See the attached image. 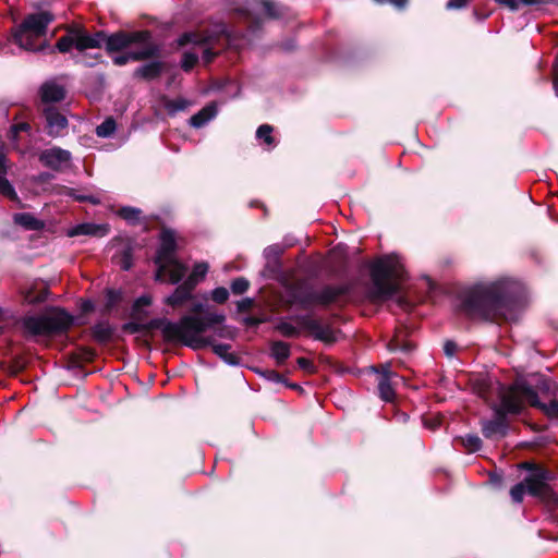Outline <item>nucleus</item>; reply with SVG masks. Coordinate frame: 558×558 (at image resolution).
<instances>
[{
    "instance_id": "f257e3e1",
    "label": "nucleus",
    "mask_w": 558,
    "mask_h": 558,
    "mask_svg": "<svg viewBox=\"0 0 558 558\" xmlns=\"http://www.w3.org/2000/svg\"><path fill=\"white\" fill-rule=\"evenodd\" d=\"M526 292L524 284L514 279L500 278L474 284L461 301V311L471 318L510 319L522 306Z\"/></svg>"
},
{
    "instance_id": "f03ea898",
    "label": "nucleus",
    "mask_w": 558,
    "mask_h": 558,
    "mask_svg": "<svg viewBox=\"0 0 558 558\" xmlns=\"http://www.w3.org/2000/svg\"><path fill=\"white\" fill-rule=\"evenodd\" d=\"M191 44L190 50L182 54V70H192L202 60V65H209L215 58L223 51H230L234 56L251 44L245 34L229 29L228 25L219 22L211 23L195 32L183 33L178 38V46Z\"/></svg>"
},
{
    "instance_id": "7ed1b4c3",
    "label": "nucleus",
    "mask_w": 558,
    "mask_h": 558,
    "mask_svg": "<svg viewBox=\"0 0 558 558\" xmlns=\"http://www.w3.org/2000/svg\"><path fill=\"white\" fill-rule=\"evenodd\" d=\"M226 319L225 315L207 312L202 316L184 315L179 322H171L160 318L154 322L167 341L180 342L191 349L199 350L211 347L213 352L229 365H238L239 357L230 352L231 345L216 343L211 337H204L203 333Z\"/></svg>"
},
{
    "instance_id": "20e7f679",
    "label": "nucleus",
    "mask_w": 558,
    "mask_h": 558,
    "mask_svg": "<svg viewBox=\"0 0 558 558\" xmlns=\"http://www.w3.org/2000/svg\"><path fill=\"white\" fill-rule=\"evenodd\" d=\"M107 53L116 66L131 62H146L137 70H161V45L158 44L149 29L118 31L110 34Z\"/></svg>"
},
{
    "instance_id": "39448f33",
    "label": "nucleus",
    "mask_w": 558,
    "mask_h": 558,
    "mask_svg": "<svg viewBox=\"0 0 558 558\" xmlns=\"http://www.w3.org/2000/svg\"><path fill=\"white\" fill-rule=\"evenodd\" d=\"M17 324L27 339L38 341L65 333L73 325V316L62 308L53 307L40 315H25Z\"/></svg>"
},
{
    "instance_id": "423d86ee",
    "label": "nucleus",
    "mask_w": 558,
    "mask_h": 558,
    "mask_svg": "<svg viewBox=\"0 0 558 558\" xmlns=\"http://www.w3.org/2000/svg\"><path fill=\"white\" fill-rule=\"evenodd\" d=\"M520 466L529 470L530 474L523 482L511 487L510 496L512 500L519 504L523 500L524 494L527 493L546 505L558 508V494L549 485V482L555 478L554 473L530 462H523Z\"/></svg>"
},
{
    "instance_id": "0eeeda50",
    "label": "nucleus",
    "mask_w": 558,
    "mask_h": 558,
    "mask_svg": "<svg viewBox=\"0 0 558 558\" xmlns=\"http://www.w3.org/2000/svg\"><path fill=\"white\" fill-rule=\"evenodd\" d=\"M403 266L397 255H386L376 259L371 266L369 296L375 302H383L398 291L395 280L400 279Z\"/></svg>"
},
{
    "instance_id": "6e6552de",
    "label": "nucleus",
    "mask_w": 558,
    "mask_h": 558,
    "mask_svg": "<svg viewBox=\"0 0 558 558\" xmlns=\"http://www.w3.org/2000/svg\"><path fill=\"white\" fill-rule=\"evenodd\" d=\"M53 20L54 15L49 11L26 15L12 32L13 41L28 51L41 50L45 46L47 27Z\"/></svg>"
},
{
    "instance_id": "1a4fd4ad",
    "label": "nucleus",
    "mask_w": 558,
    "mask_h": 558,
    "mask_svg": "<svg viewBox=\"0 0 558 558\" xmlns=\"http://www.w3.org/2000/svg\"><path fill=\"white\" fill-rule=\"evenodd\" d=\"M522 401L517 387L500 392V405L496 408V417L482 422V433L488 439L505 437L508 430L506 414H518L522 410Z\"/></svg>"
},
{
    "instance_id": "9d476101",
    "label": "nucleus",
    "mask_w": 558,
    "mask_h": 558,
    "mask_svg": "<svg viewBox=\"0 0 558 558\" xmlns=\"http://www.w3.org/2000/svg\"><path fill=\"white\" fill-rule=\"evenodd\" d=\"M110 35L104 31H97L89 34L85 28L80 26H72L68 29L66 34L57 40L56 47L62 52H69L73 48L78 52H84L87 49H96L105 47L107 50V43Z\"/></svg>"
},
{
    "instance_id": "9b49d317",
    "label": "nucleus",
    "mask_w": 558,
    "mask_h": 558,
    "mask_svg": "<svg viewBox=\"0 0 558 558\" xmlns=\"http://www.w3.org/2000/svg\"><path fill=\"white\" fill-rule=\"evenodd\" d=\"M295 320L301 329L311 332L316 340L326 343H332L336 341V332L332 327L328 324H323L312 314L299 315Z\"/></svg>"
},
{
    "instance_id": "f8f14e48",
    "label": "nucleus",
    "mask_w": 558,
    "mask_h": 558,
    "mask_svg": "<svg viewBox=\"0 0 558 558\" xmlns=\"http://www.w3.org/2000/svg\"><path fill=\"white\" fill-rule=\"evenodd\" d=\"M72 154L60 147H51L43 150L39 155V161L47 168L54 171H63L70 167Z\"/></svg>"
},
{
    "instance_id": "ddd939ff",
    "label": "nucleus",
    "mask_w": 558,
    "mask_h": 558,
    "mask_svg": "<svg viewBox=\"0 0 558 558\" xmlns=\"http://www.w3.org/2000/svg\"><path fill=\"white\" fill-rule=\"evenodd\" d=\"M515 387L519 391L522 405L524 402H527L534 407L541 408L547 415L551 417H558V400H551L548 403H542L538 401L536 391L525 383H518Z\"/></svg>"
},
{
    "instance_id": "4468645a",
    "label": "nucleus",
    "mask_w": 558,
    "mask_h": 558,
    "mask_svg": "<svg viewBox=\"0 0 558 558\" xmlns=\"http://www.w3.org/2000/svg\"><path fill=\"white\" fill-rule=\"evenodd\" d=\"M156 280L162 281L165 276L172 284L179 283L185 276L187 268L177 258L157 263Z\"/></svg>"
},
{
    "instance_id": "2eb2a0df",
    "label": "nucleus",
    "mask_w": 558,
    "mask_h": 558,
    "mask_svg": "<svg viewBox=\"0 0 558 558\" xmlns=\"http://www.w3.org/2000/svg\"><path fill=\"white\" fill-rule=\"evenodd\" d=\"M43 114L46 120L47 134L51 137L62 136L69 124L66 117L51 106L45 107Z\"/></svg>"
},
{
    "instance_id": "dca6fc26",
    "label": "nucleus",
    "mask_w": 558,
    "mask_h": 558,
    "mask_svg": "<svg viewBox=\"0 0 558 558\" xmlns=\"http://www.w3.org/2000/svg\"><path fill=\"white\" fill-rule=\"evenodd\" d=\"M177 250L175 233L172 230L165 229L160 235V246L157 251L155 263L165 262L175 258L174 252Z\"/></svg>"
},
{
    "instance_id": "f3484780",
    "label": "nucleus",
    "mask_w": 558,
    "mask_h": 558,
    "mask_svg": "<svg viewBox=\"0 0 558 558\" xmlns=\"http://www.w3.org/2000/svg\"><path fill=\"white\" fill-rule=\"evenodd\" d=\"M41 101L45 104L59 102L65 98V89L53 81L44 83L39 89Z\"/></svg>"
},
{
    "instance_id": "a211bd4d",
    "label": "nucleus",
    "mask_w": 558,
    "mask_h": 558,
    "mask_svg": "<svg viewBox=\"0 0 558 558\" xmlns=\"http://www.w3.org/2000/svg\"><path fill=\"white\" fill-rule=\"evenodd\" d=\"M348 291L349 289L345 284L325 286L320 290H317V304L328 306L335 303L341 295L345 294Z\"/></svg>"
},
{
    "instance_id": "6ab92c4d",
    "label": "nucleus",
    "mask_w": 558,
    "mask_h": 558,
    "mask_svg": "<svg viewBox=\"0 0 558 558\" xmlns=\"http://www.w3.org/2000/svg\"><path fill=\"white\" fill-rule=\"evenodd\" d=\"M380 368L381 372L378 378L379 397L386 402H391L393 401L396 395L390 381V364H384L380 366Z\"/></svg>"
},
{
    "instance_id": "aec40b11",
    "label": "nucleus",
    "mask_w": 558,
    "mask_h": 558,
    "mask_svg": "<svg viewBox=\"0 0 558 558\" xmlns=\"http://www.w3.org/2000/svg\"><path fill=\"white\" fill-rule=\"evenodd\" d=\"M108 233V227L106 225L96 223H81L75 226L69 231L70 236L76 235H94L104 236Z\"/></svg>"
},
{
    "instance_id": "412c9836",
    "label": "nucleus",
    "mask_w": 558,
    "mask_h": 558,
    "mask_svg": "<svg viewBox=\"0 0 558 558\" xmlns=\"http://www.w3.org/2000/svg\"><path fill=\"white\" fill-rule=\"evenodd\" d=\"M218 113L217 106L215 102H210L205 106L202 110L191 117L190 124L193 128L199 129L213 120Z\"/></svg>"
},
{
    "instance_id": "4be33fe9",
    "label": "nucleus",
    "mask_w": 558,
    "mask_h": 558,
    "mask_svg": "<svg viewBox=\"0 0 558 558\" xmlns=\"http://www.w3.org/2000/svg\"><path fill=\"white\" fill-rule=\"evenodd\" d=\"M7 171V159L3 154L0 153V193L11 199H14L17 195L12 184L5 178Z\"/></svg>"
},
{
    "instance_id": "5701e85b",
    "label": "nucleus",
    "mask_w": 558,
    "mask_h": 558,
    "mask_svg": "<svg viewBox=\"0 0 558 558\" xmlns=\"http://www.w3.org/2000/svg\"><path fill=\"white\" fill-rule=\"evenodd\" d=\"M290 344L283 341H275L270 347V355L276 360L278 365L283 364L290 356Z\"/></svg>"
},
{
    "instance_id": "b1692460",
    "label": "nucleus",
    "mask_w": 558,
    "mask_h": 558,
    "mask_svg": "<svg viewBox=\"0 0 558 558\" xmlns=\"http://www.w3.org/2000/svg\"><path fill=\"white\" fill-rule=\"evenodd\" d=\"M151 304V298L149 295H141L137 298L132 305L131 316L133 319L140 320L143 317L147 316V312L145 307H148Z\"/></svg>"
},
{
    "instance_id": "393cba45",
    "label": "nucleus",
    "mask_w": 558,
    "mask_h": 558,
    "mask_svg": "<svg viewBox=\"0 0 558 558\" xmlns=\"http://www.w3.org/2000/svg\"><path fill=\"white\" fill-rule=\"evenodd\" d=\"M192 102L185 98L179 97L175 99H167L165 101V109L169 116H175L180 111L187 109Z\"/></svg>"
},
{
    "instance_id": "a878e982",
    "label": "nucleus",
    "mask_w": 558,
    "mask_h": 558,
    "mask_svg": "<svg viewBox=\"0 0 558 558\" xmlns=\"http://www.w3.org/2000/svg\"><path fill=\"white\" fill-rule=\"evenodd\" d=\"M193 298L192 294L187 293L184 288L178 286L173 293L166 299V303L173 307L183 305L186 301Z\"/></svg>"
},
{
    "instance_id": "bb28decb",
    "label": "nucleus",
    "mask_w": 558,
    "mask_h": 558,
    "mask_svg": "<svg viewBox=\"0 0 558 558\" xmlns=\"http://www.w3.org/2000/svg\"><path fill=\"white\" fill-rule=\"evenodd\" d=\"M14 221L25 227L27 230H38L40 228V221L36 219L32 214L21 213L14 216Z\"/></svg>"
},
{
    "instance_id": "cd10ccee",
    "label": "nucleus",
    "mask_w": 558,
    "mask_h": 558,
    "mask_svg": "<svg viewBox=\"0 0 558 558\" xmlns=\"http://www.w3.org/2000/svg\"><path fill=\"white\" fill-rule=\"evenodd\" d=\"M272 126L269 124H262L256 131V138L263 141L268 147L276 145L275 138L272 137Z\"/></svg>"
},
{
    "instance_id": "c85d7f7f",
    "label": "nucleus",
    "mask_w": 558,
    "mask_h": 558,
    "mask_svg": "<svg viewBox=\"0 0 558 558\" xmlns=\"http://www.w3.org/2000/svg\"><path fill=\"white\" fill-rule=\"evenodd\" d=\"M317 295H318L317 290L308 289V290L301 291L298 294L296 299L303 308H307L312 304H317V298H316Z\"/></svg>"
},
{
    "instance_id": "c756f323",
    "label": "nucleus",
    "mask_w": 558,
    "mask_h": 558,
    "mask_svg": "<svg viewBox=\"0 0 558 558\" xmlns=\"http://www.w3.org/2000/svg\"><path fill=\"white\" fill-rule=\"evenodd\" d=\"M116 131V121L112 118H107L102 123L96 128V134L99 137H110Z\"/></svg>"
},
{
    "instance_id": "7c9ffc66",
    "label": "nucleus",
    "mask_w": 558,
    "mask_h": 558,
    "mask_svg": "<svg viewBox=\"0 0 558 558\" xmlns=\"http://www.w3.org/2000/svg\"><path fill=\"white\" fill-rule=\"evenodd\" d=\"M121 300H122V293L120 290L108 289L106 291V303H105L106 310L107 311L113 310Z\"/></svg>"
},
{
    "instance_id": "2f4dec72",
    "label": "nucleus",
    "mask_w": 558,
    "mask_h": 558,
    "mask_svg": "<svg viewBox=\"0 0 558 558\" xmlns=\"http://www.w3.org/2000/svg\"><path fill=\"white\" fill-rule=\"evenodd\" d=\"M499 4L506 5L512 11H515L519 9V0H496ZM549 0H520L525 5H535V4H542L546 3Z\"/></svg>"
},
{
    "instance_id": "473e14b6",
    "label": "nucleus",
    "mask_w": 558,
    "mask_h": 558,
    "mask_svg": "<svg viewBox=\"0 0 558 558\" xmlns=\"http://www.w3.org/2000/svg\"><path fill=\"white\" fill-rule=\"evenodd\" d=\"M262 8L265 12V14L269 19H279L281 17V12L279 11L277 4L271 0H262L260 1Z\"/></svg>"
},
{
    "instance_id": "72a5a7b5",
    "label": "nucleus",
    "mask_w": 558,
    "mask_h": 558,
    "mask_svg": "<svg viewBox=\"0 0 558 558\" xmlns=\"http://www.w3.org/2000/svg\"><path fill=\"white\" fill-rule=\"evenodd\" d=\"M462 444L470 451H477L482 447V440L477 435H466L462 438Z\"/></svg>"
},
{
    "instance_id": "f704fd0d",
    "label": "nucleus",
    "mask_w": 558,
    "mask_h": 558,
    "mask_svg": "<svg viewBox=\"0 0 558 558\" xmlns=\"http://www.w3.org/2000/svg\"><path fill=\"white\" fill-rule=\"evenodd\" d=\"M388 349L390 351L411 352L413 345L411 342H403L399 339V337H396L388 343Z\"/></svg>"
},
{
    "instance_id": "c9c22d12",
    "label": "nucleus",
    "mask_w": 558,
    "mask_h": 558,
    "mask_svg": "<svg viewBox=\"0 0 558 558\" xmlns=\"http://www.w3.org/2000/svg\"><path fill=\"white\" fill-rule=\"evenodd\" d=\"M119 215L123 219H125L130 222H134V221L138 220L141 210L137 208H134V207H122L119 210Z\"/></svg>"
},
{
    "instance_id": "e433bc0d",
    "label": "nucleus",
    "mask_w": 558,
    "mask_h": 558,
    "mask_svg": "<svg viewBox=\"0 0 558 558\" xmlns=\"http://www.w3.org/2000/svg\"><path fill=\"white\" fill-rule=\"evenodd\" d=\"M248 287L250 282L243 277H239L231 282V291L233 294H243Z\"/></svg>"
},
{
    "instance_id": "4c0bfd02",
    "label": "nucleus",
    "mask_w": 558,
    "mask_h": 558,
    "mask_svg": "<svg viewBox=\"0 0 558 558\" xmlns=\"http://www.w3.org/2000/svg\"><path fill=\"white\" fill-rule=\"evenodd\" d=\"M93 332L95 337L101 341H106L111 337V329L106 324H97L94 327Z\"/></svg>"
},
{
    "instance_id": "58836bf2",
    "label": "nucleus",
    "mask_w": 558,
    "mask_h": 558,
    "mask_svg": "<svg viewBox=\"0 0 558 558\" xmlns=\"http://www.w3.org/2000/svg\"><path fill=\"white\" fill-rule=\"evenodd\" d=\"M277 330L281 332L284 337H295L299 335V330L295 326L287 322H280L277 325Z\"/></svg>"
},
{
    "instance_id": "ea45409f",
    "label": "nucleus",
    "mask_w": 558,
    "mask_h": 558,
    "mask_svg": "<svg viewBox=\"0 0 558 558\" xmlns=\"http://www.w3.org/2000/svg\"><path fill=\"white\" fill-rule=\"evenodd\" d=\"M211 299L218 304H223L229 299V291L225 287L215 288L211 291Z\"/></svg>"
},
{
    "instance_id": "a19ab883",
    "label": "nucleus",
    "mask_w": 558,
    "mask_h": 558,
    "mask_svg": "<svg viewBox=\"0 0 558 558\" xmlns=\"http://www.w3.org/2000/svg\"><path fill=\"white\" fill-rule=\"evenodd\" d=\"M208 271V264L201 262L196 263L192 269L191 276L194 277L198 282L203 280Z\"/></svg>"
},
{
    "instance_id": "79ce46f5",
    "label": "nucleus",
    "mask_w": 558,
    "mask_h": 558,
    "mask_svg": "<svg viewBox=\"0 0 558 558\" xmlns=\"http://www.w3.org/2000/svg\"><path fill=\"white\" fill-rule=\"evenodd\" d=\"M258 374H260L263 377H265L266 379H268L270 381L282 383V384L288 385L286 383V380L283 379V376L274 369H265V371L258 372Z\"/></svg>"
},
{
    "instance_id": "37998d69",
    "label": "nucleus",
    "mask_w": 558,
    "mask_h": 558,
    "mask_svg": "<svg viewBox=\"0 0 558 558\" xmlns=\"http://www.w3.org/2000/svg\"><path fill=\"white\" fill-rule=\"evenodd\" d=\"M198 281L192 277L191 275L180 284L181 288H184V290L192 294L193 290L195 289Z\"/></svg>"
},
{
    "instance_id": "c03bdc74",
    "label": "nucleus",
    "mask_w": 558,
    "mask_h": 558,
    "mask_svg": "<svg viewBox=\"0 0 558 558\" xmlns=\"http://www.w3.org/2000/svg\"><path fill=\"white\" fill-rule=\"evenodd\" d=\"M120 265L123 270H129L132 267V256L130 251L123 252Z\"/></svg>"
},
{
    "instance_id": "a18cd8bd",
    "label": "nucleus",
    "mask_w": 558,
    "mask_h": 558,
    "mask_svg": "<svg viewBox=\"0 0 558 558\" xmlns=\"http://www.w3.org/2000/svg\"><path fill=\"white\" fill-rule=\"evenodd\" d=\"M298 365L300 366V368H302L306 372H310V373H313L315 371L314 364L305 357H299Z\"/></svg>"
},
{
    "instance_id": "49530a36",
    "label": "nucleus",
    "mask_w": 558,
    "mask_h": 558,
    "mask_svg": "<svg viewBox=\"0 0 558 558\" xmlns=\"http://www.w3.org/2000/svg\"><path fill=\"white\" fill-rule=\"evenodd\" d=\"M68 194H69L70 196H72L73 198H75L76 201H80V202L88 201V202H90V203H93V204L98 203V201H97L95 197H93V196H86V195L75 194V193H74V191H73V190H71V189L68 191Z\"/></svg>"
},
{
    "instance_id": "de8ad7c7",
    "label": "nucleus",
    "mask_w": 558,
    "mask_h": 558,
    "mask_svg": "<svg viewBox=\"0 0 558 558\" xmlns=\"http://www.w3.org/2000/svg\"><path fill=\"white\" fill-rule=\"evenodd\" d=\"M470 0H449L447 2V9H461L464 8Z\"/></svg>"
},
{
    "instance_id": "09e8293b",
    "label": "nucleus",
    "mask_w": 558,
    "mask_h": 558,
    "mask_svg": "<svg viewBox=\"0 0 558 558\" xmlns=\"http://www.w3.org/2000/svg\"><path fill=\"white\" fill-rule=\"evenodd\" d=\"M123 330L129 331L131 333H135L141 330V325L135 322H130V323L124 324Z\"/></svg>"
},
{
    "instance_id": "8fccbe9b",
    "label": "nucleus",
    "mask_w": 558,
    "mask_h": 558,
    "mask_svg": "<svg viewBox=\"0 0 558 558\" xmlns=\"http://www.w3.org/2000/svg\"><path fill=\"white\" fill-rule=\"evenodd\" d=\"M374 1L377 3H380V4L390 2L391 4H393L395 7L400 8V9L404 8L405 4L408 3V0H374Z\"/></svg>"
},
{
    "instance_id": "3c124183",
    "label": "nucleus",
    "mask_w": 558,
    "mask_h": 558,
    "mask_svg": "<svg viewBox=\"0 0 558 558\" xmlns=\"http://www.w3.org/2000/svg\"><path fill=\"white\" fill-rule=\"evenodd\" d=\"M457 350V344L452 341H447L444 345V351L446 355L452 356Z\"/></svg>"
},
{
    "instance_id": "603ef678",
    "label": "nucleus",
    "mask_w": 558,
    "mask_h": 558,
    "mask_svg": "<svg viewBox=\"0 0 558 558\" xmlns=\"http://www.w3.org/2000/svg\"><path fill=\"white\" fill-rule=\"evenodd\" d=\"M260 29H262V21L259 19L253 20L248 26V32L252 34H256Z\"/></svg>"
},
{
    "instance_id": "864d4df0",
    "label": "nucleus",
    "mask_w": 558,
    "mask_h": 558,
    "mask_svg": "<svg viewBox=\"0 0 558 558\" xmlns=\"http://www.w3.org/2000/svg\"><path fill=\"white\" fill-rule=\"evenodd\" d=\"M226 85H228L233 92L229 95V97H235L240 93V86L235 82H227Z\"/></svg>"
},
{
    "instance_id": "5fc2aeb1",
    "label": "nucleus",
    "mask_w": 558,
    "mask_h": 558,
    "mask_svg": "<svg viewBox=\"0 0 558 558\" xmlns=\"http://www.w3.org/2000/svg\"><path fill=\"white\" fill-rule=\"evenodd\" d=\"M205 310V305L201 302L193 303L191 312L194 314H202Z\"/></svg>"
},
{
    "instance_id": "6e6d98bb",
    "label": "nucleus",
    "mask_w": 558,
    "mask_h": 558,
    "mask_svg": "<svg viewBox=\"0 0 558 558\" xmlns=\"http://www.w3.org/2000/svg\"><path fill=\"white\" fill-rule=\"evenodd\" d=\"M136 73L143 80H151V78H155L156 74H158L159 72H146V71H143V72H136Z\"/></svg>"
},
{
    "instance_id": "4d7b16f0",
    "label": "nucleus",
    "mask_w": 558,
    "mask_h": 558,
    "mask_svg": "<svg viewBox=\"0 0 558 558\" xmlns=\"http://www.w3.org/2000/svg\"><path fill=\"white\" fill-rule=\"evenodd\" d=\"M280 250H279V246L277 245H272V246H268L267 248H265V254L266 256H269L270 254H279Z\"/></svg>"
},
{
    "instance_id": "13d9d810",
    "label": "nucleus",
    "mask_w": 558,
    "mask_h": 558,
    "mask_svg": "<svg viewBox=\"0 0 558 558\" xmlns=\"http://www.w3.org/2000/svg\"><path fill=\"white\" fill-rule=\"evenodd\" d=\"M28 128H29V126H28V124H27V123H20V124H17V125H14V126L12 128V130H13V132H14V133H17V132H20V131L27 130Z\"/></svg>"
},
{
    "instance_id": "bf43d9fd",
    "label": "nucleus",
    "mask_w": 558,
    "mask_h": 558,
    "mask_svg": "<svg viewBox=\"0 0 558 558\" xmlns=\"http://www.w3.org/2000/svg\"><path fill=\"white\" fill-rule=\"evenodd\" d=\"M217 336L221 338L230 337V332L226 328H219L217 330Z\"/></svg>"
},
{
    "instance_id": "052dcab7",
    "label": "nucleus",
    "mask_w": 558,
    "mask_h": 558,
    "mask_svg": "<svg viewBox=\"0 0 558 558\" xmlns=\"http://www.w3.org/2000/svg\"><path fill=\"white\" fill-rule=\"evenodd\" d=\"M553 85H554L555 93L558 96V72L553 78Z\"/></svg>"
},
{
    "instance_id": "680f3d73",
    "label": "nucleus",
    "mask_w": 558,
    "mask_h": 558,
    "mask_svg": "<svg viewBox=\"0 0 558 558\" xmlns=\"http://www.w3.org/2000/svg\"><path fill=\"white\" fill-rule=\"evenodd\" d=\"M551 70H558V52H557V56L555 58V62L553 64V69Z\"/></svg>"
},
{
    "instance_id": "e2e57ef3",
    "label": "nucleus",
    "mask_w": 558,
    "mask_h": 558,
    "mask_svg": "<svg viewBox=\"0 0 558 558\" xmlns=\"http://www.w3.org/2000/svg\"><path fill=\"white\" fill-rule=\"evenodd\" d=\"M288 386L293 388V389H299V386L296 384H291V385H288Z\"/></svg>"
},
{
    "instance_id": "0e129e2a",
    "label": "nucleus",
    "mask_w": 558,
    "mask_h": 558,
    "mask_svg": "<svg viewBox=\"0 0 558 558\" xmlns=\"http://www.w3.org/2000/svg\"><path fill=\"white\" fill-rule=\"evenodd\" d=\"M51 175L49 173L43 174V178H50Z\"/></svg>"
}]
</instances>
